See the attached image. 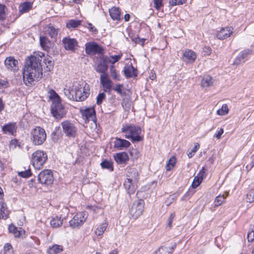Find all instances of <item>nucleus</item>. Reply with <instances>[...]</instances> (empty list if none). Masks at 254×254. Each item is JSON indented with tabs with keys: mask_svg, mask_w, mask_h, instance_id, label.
I'll return each mask as SVG.
<instances>
[{
	"mask_svg": "<svg viewBox=\"0 0 254 254\" xmlns=\"http://www.w3.org/2000/svg\"><path fill=\"white\" fill-rule=\"evenodd\" d=\"M44 54L40 52H35L26 60L25 68L23 72L24 83L27 86H31L36 80L40 79L43 75V68L41 64Z\"/></svg>",
	"mask_w": 254,
	"mask_h": 254,
	"instance_id": "nucleus-1",
	"label": "nucleus"
},
{
	"mask_svg": "<svg viewBox=\"0 0 254 254\" xmlns=\"http://www.w3.org/2000/svg\"><path fill=\"white\" fill-rule=\"evenodd\" d=\"M75 96L71 95L68 90L65 91V96L69 100L75 101H83L89 95V85L84 82H75Z\"/></svg>",
	"mask_w": 254,
	"mask_h": 254,
	"instance_id": "nucleus-2",
	"label": "nucleus"
},
{
	"mask_svg": "<svg viewBox=\"0 0 254 254\" xmlns=\"http://www.w3.org/2000/svg\"><path fill=\"white\" fill-rule=\"evenodd\" d=\"M126 138L130 139L132 142H139L143 140V137L140 135L141 128L133 125H123L121 128Z\"/></svg>",
	"mask_w": 254,
	"mask_h": 254,
	"instance_id": "nucleus-3",
	"label": "nucleus"
},
{
	"mask_svg": "<svg viewBox=\"0 0 254 254\" xmlns=\"http://www.w3.org/2000/svg\"><path fill=\"white\" fill-rule=\"evenodd\" d=\"M47 134L45 130L42 127L37 126L30 132V139L35 145H42L46 140Z\"/></svg>",
	"mask_w": 254,
	"mask_h": 254,
	"instance_id": "nucleus-4",
	"label": "nucleus"
},
{
	"mask_svg": "<svg viewBox=\"0 0 254 254\" xmlns=\"http://www.w3.org/2000/svg\"><path fill=\"white\" fill-rule=\"evenodd\" d=\"M47 160V155L43 151L37 150L32 154L31 161L36 169L42 168Z\"/></svg>",
	"mask_w": 254,
	"mask_h": 254,
	"instance_id": "nucleus-5",
	"label": "nucleus"
},
{
	"mask_svg": "<svg viewBox=\"0 0 254 254\" xmlns=\"http://www.w3.org/2000/svg\"><path fill=\"white\" fill-rule=\"evenodd\" d=\"M144 204V201L142 199L133 202L129 210V214L132 218L136 219L142 214Z\"/></svg>",
	"mask_w": 254,
	"mask_h": 254,
	"instance_id": "nucleus-6",
	"label": "nucleus"
},
{
	"mask_svg": "<svg viewBox=\"0 0 254 254\" xmlns=\"http://www.w3.org/2000/svg\"><path fill=\"white\" fill-rule=\"evenodd\" d=\"M38 180L41 184L48 186L53 184L54 176L50 170H44L38 175Z\"/></svg>",
	"mask_w": 254,
	"mask_h": 254,
	"instance_id": "nucleus-7",
	"label": "nucleus"
},
{
	"mask_svg": "<svg viewBox=\"0 0 254 254\" xmlns=\"http://www.w3.org/2000/svg\"><path fill=\"white\" fill-rule=\"evenodd\" d=\"M87 216V213L86 212L77 213L69 221L70 226L72 228H79L85 222Z\"/></svg>",
	"mask_w": 254,
	"mask_h": 254,
	"instance_id": "nucleus-8",
	"label": "nucleus"
},
{
	"mask_svg": "<svg viewBox=\"0 0 254 254\" xmlns=\"http://www.w3.org/2000/svg\"><path fill=\"white\" fill-rule=\"evenodd\" d=\"M51 113L57 119L63 118L65 115L66 112L61 101L53 103L51 106Z\"/></svg>",
	"mask_w": 254,
	"mask_h": 254,
	"instance_id": "nucleus-9",
	"label": "nucleus"
},
{
	"mask_svg": "<svg viewBox=\"0 0 254 254\" xmlns=\"http://www.w3.org/2000/svg\"><path fill=\"white\" fill-rule=\"evenodd\" d=\"M62 126L63 131L68 137H75L77 129L74 125L68 121L62 122Z\"/></svg>",
	"mask_w": 254,
	"mask_h": 254,
	"instance_id": "nucleus-10",
	"label": "nucleus"
},
{
	"mask_svg": "<svg viewBox=\"0 0 254 254\" xmlns=\"http://www.w3.org/2000/svg\"><path fill=\"white\" fill-rule=\"evenodd\" d=\"M4 66L7 70L15 72L18 70V62L13 57H8L4 61Z\"/></svg>",
	"mask_w": 254,
	"mask_h": 254,
	"instance_id": "nucleus-11",
	"label": "nucleus"
},
{
	"mask_svg": "<svg viewBox=\"0 0 254 254\" xmlns=\"http://www.w3.org/2000/svg\"><path fill=\"white\" fill-rule=\"evenodd\" d=\"M64 48L66 50L74 51L77 46V42L75 39L65 37L62 40Z\"/></svg>",
	"mask_w": 254,
	"mask_h": 254,
	"instance_id": "nucleus-12",
	"label": "nucleus"
},
{
	"mask_svg": "<svg viewBox=\"0 0 254 254\" xmlns=\"http://www.w3.org/2000/svg\"><path fill=\"white\" fill-rule=\"evenodd\" d=\"M85 47L86 52L88 54H102L103 51V49L95 43H87Z\"/></svg>",
	"mask_w": 254,
	"mask_h": 254,
	"instance_id": "nucleus-13",
	"label": "nucleus"
},
{
	"mask_svg": "<svg viewBox=\"0 0 254 254\" xmlns=\"http://www.w3.org/2000/svg\"><path fill=\"white\" fill-rule=\"evenodd\" d=\"M196 59V53L191 50L186 49L183 52V60L187 63H193Z\"/></svg>",
	"mask_w": 254,
	"mask_h": 254,
	"instance_id": "nucleus-14",
	"label": "nucleus"
},
{
	"mask_svg": "<svg viewBox=\"0 0 254 254\" xmlns=\"http://www.w3.org/2000/svg\"><path fill=\"white\" fill-rule=\"evenodd\" d=\"M83 118L88 121H96L95 111L94 108H88L81 111Z\"/></svg>",
	"mask_w": 254,
	"mask_h": 254,
	"instance_id": "nucleus-15",
	"label": "nucleus"
},
{
	"mask_svg": "<svg viewBox=\"0 0 254 254\" xmlns=\"http://www.w3.org/2000/svg\"><path fill=\"white\" fill-rule=\"evenodd\" d=\"M100 82L105 92H108L111 90L112 81L109 79L107 74H101L100 75Z\"/></svg>",
	"mask_w": 254,
	"mask_h": 254,
	"instance_id": "nucleus-16",
	"label": "nucleus"
},
{
	"mask_svg": "<svg viewBox=\"0 0 254 254\" xmlns=\"http://www.w3.org/2000/svg\"><path fill=\"white\" fill-rule=\"evenodd\" d=\"M126 176V180L137 182L138 178V171L135 168L128 167L127 168Z\"/></svg>",
	"mask_w": 254,
	"mask_h": 254,
	"instance_id": "nucleus-17",
	"label": "nucleus"
},
{
	"mask_svg": "<svg viewBox=\"0 0 254 254\" xmlns=\"http://www.w3.org/2000/svg\"><path fill=\"white\" fill-rule=\"evenodd\" d=\"M130 145V143L124 139L116 137L114 142V147L119 150H122L128 147Z\"/></svg>",
	"mask_w": 254,
	"mask_h": 254,
	"instance_id": "nucleus-18",
	"label": "nucleus"
},
{
	"mask_svg": "<svg viewBox=\"0 0 254 254\" xmlns=\"http://www.w3.org/2000/svg\"><path fill=\"white\" fill-rule=\"evenodd\" d=\"M233 28L232 27L223 28L217 34V37L219 39L223 40L230 37L233 33Z\"/></svg>",
	"mask_w": 254,
	"mask_h": 254,
	"instance_id": "nucleus-19",
	"label": "nucleus"
},
{
	"mask_svg": "<svg viewBox=\"0 0 254 254\" xmlns=\"http://www.w3.org/2000/svg\"><path fill=\"white\" fill-rule=\"evenodd\" d=\"M136 182L132 180H125L124 185L128 194H131L135 192L137 188Z\"/></svg>",
	"mask_w": 254,
	"mask_h": 254,
	"instance_id": "nucleus-20",
	"label": "nucleus"
},
{
	"mask_svg": "<svg viewBox=\"0 0 254 254\" xmlns=\"http://www.w3.org/2000/svg\"><path fill=\"white\" fill-rule=\"evenodd\" d=\"M40 45L42 48L47 51H49L51 49L53 48L54 45L48 38L44 36L40 37Z\"/></svg>",
	"mask_w": 254,
	"mask_h": 254,
	"instance_id": "nucleus-21",
	"label": "nucleus"
},
{
	"mask_svg": "<svg viewBox=\"0 0 254 254\" xmlns=\"http://www.w3.org/2000/svg\"><path fill=\"white\" fill-rule=\"evenodd\" d=\"M108 62H107V60L105 59V57L104 56L103 57L102 60L96 67V71L101 74H107L106 72L108 68Z\"/></svg>",
	"mask_w": 254,
	"mask_h": 254,
	"instance_id": "nucleus-22",
	"label": "nucleus"
},
{
	"mask_svg": "<svg viewBox=\"0 0 254 254\" xmlns=\"http://www.w3.org/2000/svg\"><path fill=\"white\" fill-rule=\"evenodd\" d=\"M17 127L15 123L4 125L2 127V131L5 134L13 135L16 132Z\"/></svg>",
	"mask_w": 254,
	"mask_h": 254,
	"instance_id": "nucleus-23",
	"label": "nucleus"
},
{
	"mask_svg": "<svg viewBox=\"0 0 254 254\" xmlns=\"http://www.w3.org/2000/svg\"><path fill=\"white\" fill-rule=\"evenodd\" d=\"M251 53L250 50H245L240 53L237 57L235 59L233 63L234 65H239L241 62H243L245 58Z\"/></svg>",
	"mask_w": 254,
	"mask_h": 254,
	"instance_id": "nucleus-24",
	"label": "nucleus"
},
{
	"mask_svg": "<svg viewBox=\"0 0 254 254\" xmlns=\"http://www.w3.org/2000/svg\"><path fill=\"white\" fill-rule=\"evenodd\" d=\"M124 71L125 75L127 78L137 76V70L132 65L126 66Z\"/></svg>",
	"mask_w": 254,
	"mask_h": 254,
	"instance_id": "nucleus-25",
	"label": "nucleus"
},
{
	"mask_svg": "<svg viewBox=\"0 0 254 254\" xmlns=\"http://www.w3.org/2000/svg\"><path fill=\"white\" fill-rule=\"evenodd\" d=\"M114 158L118 164L125 163L128 160L127 153L124 152L116 154Z\"/></svg>",
	"mask_w": 254,
	"mask_h": 254,
	"instance_id": "nucleus-26",
	"label": "nucleus"
},
{
	"mask_svg": "<svg viewBox=\"0 0 254 254\" xmlns=\"http://www.w3.org/2000/svg\"><path fill=\"white\" fill-rule=\"evenodd\" d=\"M9 215V211L6 203L0 202V219H6Z\"/></svg>",
	"mask_w": 254,
	"mask_h": 254,
	"instance_id": "nucleus-27",
	"label": "nucleus"
},
{
	"mask_svg": "<svg viewBox=\"0 0 254 254\" xmlns=\"http://www.w3.org/2000/svg\"><path fill=\"white\" fill-rule=\"evenodd\" d=\"M110 15L114 20H120L121 12L119 8L113 7L109 10Z\"/></svg>",
	"mask_w": 254,
	"mask_h": 254,
	"instance_id": "nucleus-28",
	"label": "nucleus"
},
{
	"mask_svg": "<svg viewBox=\"0 0 254 254\" xmlns=\"http://www.w3.org/2000/svg\"><path fill=\"white\" fill-rule=\"evenodd\" d=\"M44 64L46 66L44 67V68L47 71H50L52 69H53L54 66V61L53 58L50 56H47L46 58H45L44 59Z\"/></svg>",
	"mask_w": 254,
	"mask_h": 254,
	"instance_id": "nucleus-29",
	"label": "nucleus"
},
{
	"mask_svg": "<svg viewBox=\"0 0 254 254\" xmlns=\"http://www.w3.org/2000/svg\"><path fill=\"white\" fill-rule=\"evenodd\" d=\"M201 83L203 87H208L212 85V78L209 75H205L202 79Z\"/></svg>",
	"mask_w": 254,
	"mask_h": 254,
	"instance_id": "nucleus-30",
	"label": "nucleus"
},
{
	"mask_svg": "<svg viewBox=\"0 0 254 254\" xmlns=\"http://www.w3.org/2000/svg\"><path fill=\"white\" fill-rule=\"evenodd\" d=\"M63 221V219H61V217L56 216L51 220L50 224L53 228H57L62 226Z\"/></svg>",
	"mask_w": 254,
	"mask_h": 254,
	"instance_id": "nucleus-31",
	"label": "nucleus"
},
{
	"mask_svg": "<svg viewBox=\"0 0 254 254\" xmlns=\"http://www.w3.org/2000/svg\"><path fill=\"white\" fill-rule=\"evenodd\" d=\"M229 193L226 192L225 194L219 195L217 196L214 201V205L215 206H218L221 205L225 200L226 197L228 195Z\"/></svg>",
	"mask_w": 254,
	"mask_h": 254,
	"instance_id": "nucleus-32",
	"label": "nucleus"
},
{
	"mask_svg": "<svg viewBox=\"0 0 254 254\" xmlns=\"http://www.w3.org/2000/svg\"><path fill=\"white\" fill-rule=\"evenodd\" d=\"M46 32L51 38H56L58 35V29L50 26L47 27Z\"/></svg>",
	"mask_w": 254,
	"mask_h": 254,
	"instance_id": "nucleus-33",
	"label": "nucleus"
},
{
	"mask_svg": "<svg viewBox=\"0 0 254 254\" xmlns=\"http://www.w3.org/2000/svg\"><path fill=\"white\" fill-rule=\"evenodd\" d=\"M32 6V4L30 2H25L22 3L19 7V10L21 13H24L30 10Z\"/></svg>",
	"mask_w": 254,
	"mask_h": 254,
	"instance_id": "nucleus-34",
	"label": "nucleus"
},
{
	"mask_svg": "<svg viewBox=\"0 0 254 254\" xmlns=\"http://www.w3.org/2000/svg\"><path fill=\"white\" fill-rule=\"evenodd\" d=\"M49 98L53 101V103L61 101L60 96L54 90H49Z\"/></svg>",
	"mask_w": 254,
	"mask_h": 254,
	"instance_id": "nucleus-35",
	"label": "nucleus"
},
{
	"mask_svg": "<svg viewBox=\"0 0 254 254\" xmlns=\"http://www.w3.org/2000/svg\"><path fill=\"white\" fill-rule=\"evenodd\" d=\"M176 163V159L175 156L171 157L168 161L166 165V169L167 171H170L174 168Z\"/></svg>",
	"mask_w": 254,
	"mask_h": 254,
	"instance_id": "nucleus-36",
	"label": "nucleus"
},
{
	"mask_svg": "<svg viewBox=\"0 0 254 254\" xmlns=\"http://www.w3.org/2000/svg\"><path fill=\"white\" fill-rule=\"evenodd\" d=\"M107 226L106 223H103L99 225L95 231V234L97 236H101L104 233Z\"/></svg>",
	"mask_w": 254,
	"mask_h": 254,
	"instance_id": "nucleus-37",
	"label": "nucleus"
},
{
	"mask_svg": "<svg viewBox=\"0 0 254 254\" xmlns=\"http://www.w3.org/2000/svg\"><path fill=\"white\" fill-rule=\"evenodd\" d=\"M62 251V248L59 245H53L48 250L49 254H57Z\"/></svg>",
	"mask_w": 254,
	"mask_h": 254,
	"instance_id": "nucleus-38",
	"label": "nucleus"
},
{
	"mask_svg": "<svg viewBox=\"0 0 254 254\" xmlns=\"http://www.w3.org/2000/svg\"><path fill=\"white\" fill-rule=\"evenodd\" d=\"M246 199L248 202H254V189L249 190L246 195Z\"/></svg>",
	"mask_w": 254,
	"mask_h": 254,
	"instance_id": "nucleus-39",
	"label": "nucleus"
},
{
	"mask_svg": "<svg viewBox=\"0 0 254 254\" xmlns=\"http://www.w3.org/2000/svg\"><path fill=\"white\" fill-rule=\"evenodd\" d=\"M105 57V59L107 60V62H108V63L114 64L115 63L117 62L121 59L122 55H115L111 56L110 57Z\"/></svg>",
	"mask_w": 254,
	"mask_h": 254,
	"instance_id": "nucleus-40",
	"label": "nucleus"
},
{
	"mask_svg": "<svg viewBox=\"0 0 254 254\" xmlns=\"http://www.w3.org/2000/svg\"><path fill=\"white\" fill-rule=\"evenodd\" d=\"M8 230L10 233H13L15 237H19L20 232L18 230V228L13 225H10L8 227Z\"/></svg>",
	"mask_w": 254,
	"mask_h": 254,
	"instance_id": "nucleus-41",
	"label": "nucleus"
},
{
	"mask_svg": "<svg viewBox=\"0 0 254 254\" xmlns=\"http://www.w3.org/2000/svg\"><path fill=\"white\" fill-rule=\"evenodd\" d=\"M81 24V21L70 20L66 23L67 28H76Z\"/></svg>",
	"mask_w": 254,
	"mask_h": 254,
	"instance_id": "nucleus-42",
	"label": "nucleus"
},
{
	"mask_svg": "<svg viewBox=\"0 0 254 254\" xmlns=\"http://www.w3.org/2000/svg\"><path fill=\"white\" fill-rule=\"evenodd\" d=\"M110 70L111 74L112 76L113 77V78L115 80H119L120 79V74H119L117 73V71L116 69L115 68V67L114 65H111L110 66Z\"/></svg>",
	"mask_w": 254,
	"mask_h": 254,
	"instance_id": "nucleus-43",
	"label": "nucleus"
},
{
	"mask_svg": "<svg viewBox=\"0 0 254 254\" xmlns=\"http://www.w3.org/2000/svg\"><path fill=\"white\" fill-rule=\"evenodd\" d=\"M101 166L102 168L108 169L110 171H113L112 163L108 161L105 160L101 163Z\"/></svg>",
	"mask_w": 254,
	"mask_h": 254,
	"instance_id": "nucleus-44",
	"label": "nucleus"
},
{
	"mask_svg": "<svg viewBox=\"0 0 254 254\" xmlns=\"http://www.w3.org/2000/svg\"><path fill=\"white\" fill-rule=\"evenodd\" d=\"M202 180V178L198 176H195L191 184L192 187L194 189L198 187L201 184Z\"/></svg>",
	"mask_w": 254,
	"mask_h": 254,
	"instance_id": "nucleus-45",
	"label": "nucleus"
},
{
	"mask_svg": "<svg viewBox=\"0 0 254 254\" xmlns=\"http://www.w3.org/2000/svg\"><path fill=\"white\" fill-rule=\"evenodd\" d=\"M3 254H13L12 247L10 244H5L3 247Z\"/></svg>",
	"mask_w": 254,
	"mask_h": 254,
	"instance_id": "nucleus-46",
	"label": "nucleus"
},
{
	"mask_svg": "<svg viewBox=\"0 0 254 254\" xmlns=\"http://www.w3.org/2000/svg\"><path fill=\"white\" fill-rule=\"evenodd\" d=\"M168 247L162 246L159 248L154 254H171V252H168Z\"/></svg>",
	"mask_w": 254,
	"mask_h": 254,
	"instance_id": "nucleus-47",
	"label": "nucleus"
},
{
	"mask_svg": "<svg viewBox=\"0 0 254 254\" xmlns=\"http://www.w3.org/2000/svg\"><path fill=\"white\" fill-rule=\"evenodd\" d=\"M229 109L226 104H224L221 109L217 111V114L219 115H225L228 113Z\"/></svg>",
	"mask_w": 254,
	"mask_h": 254,
	"instance_id": "nucleus-48",
	"label": "nucleus"
},
{
	"mask_svg": "<svg viewBox=\"0 0 254 254\" xmlns=\"http://www.w3.org/2000/svg\"><path fill=\"white\" fill-rule=\"evenodd\" d=\"M66 90L69 91L70 92V94H71V95H73V96L74 97L75 96V94H76V92H74V91H75V83H74L73 84L72 87H69L68 88H67L66 87V88H64V93L65 95V91Z\"/></svg>",
	"mask_w": 254,
	"mask_h": 254,
	"instance_id": "nucleus-49",
	"label": "nucleus"
},
{
	"mask_svg": "<svg viewBox=\"0 0 254 254\" xmlns=\"http://www.w3.org/2000/svg\"><path fill=\"white\" fill-rule=\"evenodd\" d=\"M19 176L23 178H28L31 175V172L30 169H28L24 171H21L18 173Z\"/></svg>",
	"mask_w": 254,
	"mask_h": 254,
	"instance_id": "nucleus-50",
	"label": "nucleus"
},
{
	"mask_svg": "<svg viewBox=\"0 0 254 254\" xmlns=\"http://www.w3.org/2000/svg\"><path fill=\"white\" fill-rule=\"evenodd\" d=\"M199 148V144L198 143H196L193 147V148L191 150L190 152H189L188 153V156L189 158H191L194 154L197 151V150Z\"/></svg>",
	"mask_w": 254,
	"mask_h": 254,
	"instance_id": "nucleus-51",
	"label": "nucleus"
},
{
	"mask_svg": "<svg viewBox=\"0 0 254 254\" xmlns=\"http://www.w3.org/2000/svg\"><path fill=\"white\" fill-rule=\"evenodd\" d=\"M106 95L104 93H101L97 97V104L99 105L102 104L103 100L105 99Z\"/></svg>",
	"mask_w": 254,
	"mask_h": 254,
	"instance_id": "nucleus-52",
	"label": "nucleus"
},
{
	"mask_svg": "<svg viewBox=\"0 0 254 254\" xmlns=\"http://www.w3.org/2000/svg\"><path fill=\"white\" fill-rule=\"evenodd\" d=\"M5 5L0 4V20H3L5 18Z\"/></svg>",
	"mask_w": 254,
	"mask_h": 254,
	"instance_id": "nucleus-53",
	"label": "nucleus"
},
{
	"mask_svg": "<svg viewBox=\"0 0 254 254\" xmlns=\"http://www.w3.org/2000/svg\"><path fill=\"white\" fill-rule=\"evenodd\" d=\"M9 83L6 80L0 79V90H3L8 86Z\"/></svg>",
	"mask_w": 254,
	"mask_h": 254,
	"instance_id": "nucleus-54",
	"label": "nucleus"
},
{
	"mask_svg": "<svg viewBox=\"0 0 254 254\" xmlns=\"http://www.w3.org/2000/svg\"><path fill=\"white\" fill-rule=\"evenodd\" d=\"M247 238L249 242H253L254 241V226L252 229V231L248 234Z\"/></svg>",
	"mask_w": 254,
	"mask_h": 254,
	"instance_id": "nucleus-55",
	"label": "nucleus"
},
{
	"mask_svg": "<svg viewBox=\"0 0 254 254\" xmlns=\"http://www.w3.org/2000/svg\"><path fill=\"white\" fill-rule=\"evenodd\" d=\"M186 0H170L169 2L171 5H181L186 2Z\"/></svg>",
	"mask_w": 254,
	"mask_h": 254,
	"instance_id": "nucleus-56",
	"label": "nucleus"
},
{
	"mask_svg": "<svg viewBox=\"0 0 254 254\" xmlns=\"http://www.w3.org/2000/svg\"><path fill=\"white\" fill-rule=\"evenodd\" d=\"M123 85L120 84H117L113 89L118 92L120 95H122L123 94L122 90Z\"/></svg>",
	"mask_w": 254,
	"mask_h": 254,
	"instance_id": "nucleus-57",
	"label": "nucleus"
},
{
	"mask_svg": "<svg viewBox=\"0 0 254 254\" xmlns=\"http://www.w3.org/2000/svg\"><path fill=\"white\" fill-rule=\"evenodd\" d=\"M17 146L20 147V145L18 144V141L17 139H12L10 142L9 147L10 148H15Z\"/></svg>",
	"mask_w": 254,
	"mask_h": 254,
	"instance_id": "nucleus-58",
	"label": "nucleus"
},
{
	"mask_svg": "<svg viewBox=\"0 0 254 254\" xmlns=\"http://www.w3.org/2000/svg\"><path fill=\"white\" fill-rule=\"evenodd\" d=\"M154 7L156 9H159L162 5V0H153Z\"/></svg>",
	"mask_w": 254,
	"mask_h": 254,
	"instance_id": "nucleus-59",
	"label": "nucleus"
},
{
	"mask_svg": "<svg viewBox=\"0 0 254 254\" xmlns=\"http://www.w3.org/2000/svg\"><path fill=\"white\" fill-rule=\"evenodd\" d=\"M224 132V130L223 128H221L215 134V137H216L217 139H220L221 137L222 134Z\"/></svg>",
	"mask_w": 254,
	"mask_h": 254,
	"instance_id": "nucleus-60",
	"label": "nucleus"
},
{
	"mask_svg": "<svg viewBox=\"0 0 254 254\" xmlns=\"http://www.w3.org/2000/svg\"><path fill=\"white\" fill-rule=\"evenodd\" d=\"M130 153L131 156H133V154H134V158L136 159L138 158L139 157V152L137 150H133L130 152Z\"/></svg>",
	"mask_w": 254,
	"mask_h": 254,
	"instance_id": "nucleus-61",
	"label": "nucleus"
},
{
	"mask_svg": "<svg viewBox=\"0 0 254 254\" xmlns=\"http://www.w3.org/2000/svg\"><path fill=\"white\" fill-rule=\"evenodd\" d=\"M254 167V160H253L250 164L248 165L247 166H246V168L249 171L252 168H253V167Z\"/></svg>",
	"mask_w": 254,
	"mask_h": 254,
	"instance_id": "nucleus-62",
	"label": "nucleus"
},
{
	"mask_svg": "<svg viewBox=\"0 0 254 254\" xmlns=\"http://www.w3.org/2000/svg\"><path fill=\"white\" fill-rule=\"evenodd\" d=\"M204 168L203 167L199 172L197 176L200 177V178L203 179V176L204 175Z\"/></svg>",
	"mask_w": 254,
	"mask_h": 254,
	"instance_id": "nucleus-63",
	"label": "nucleus"
},
{
	"mask_svg": "<svg viewBox=\"0 0 254 254\" xmlns=\"http://www.w3.org/2000/svg\"><path fill=\"white\" fill-rule=\"evenodd\" d=\"M88 28L91 30L93 32H97L96 28H95L91 23L88 24Z\"/></svg>",
	"mask_w": 254,
	"mask_h": 254,
	"instance_id": "nucleus-64",
	"label": "nucleus"
}]
</instances>
